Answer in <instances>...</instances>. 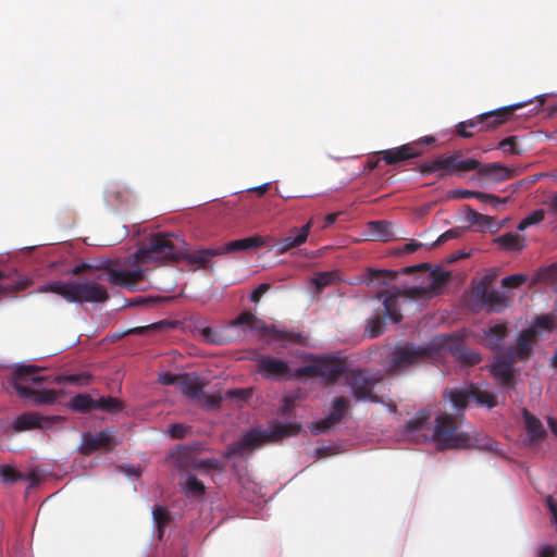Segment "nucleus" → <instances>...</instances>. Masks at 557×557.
<instances>
[{
  "label": "nucleus",
  "mask_w": 557,
  "mask_h": 557,
  "mask_svg": "<svg viewBox=\"0 0 557 557\" xmlns=\"http://www.w3.org/2000/svg\"><path fill=\"white\" fill-rule=\"evenodd\" d=\"M256 362L258 371L268 379L314 376L325 382H333L343 375L347 392L357 400L377 401L373 391L381 377L364 371L346 372V364L339 359L311 357L304 367L295 371L284 360L271 356H259Z\"/></svg>",
  "instance_id": "nucleus-1"
},
{
  "label": "nucleus",
  "mask_w": 557,
  "mask_h": 557,
  "mask_svg": "<svg viewBox=\"0 0 557 557\" xmlns=\"http://www.w3.org/2000/svg\"><path fill=\"white\" fill-rule=\"evenodd\" d=\"M413 270H420L414 278L416 282L406 285L401 290L399 287L392 285L391 288L380 289L381 285L389 286L396 278V272H370L367 275L368 284L377 289V298L382 301L385 318L393 322H398L401 318L399 300L400 297L412 299H428L434 296L447 281V273L428 269L426 263L414 267L404 268L401 271L408 273Z\"/></svg>",
  "instance_id": "nucleus-2"
},
{
  "label": "nucleus",
  "mask_w": 557,
  "mask_h": 557,
  "mask_svg": "<svg viewBox=\"0 0 557 557\" xmlns=\"http://www.w3.org/2000/svg\"><path fill=\"white\" fill-rule=\"evenodd\" d=\"M424 412H419L406 425V437L414 442H434L440 448H458L470 445L465 431L447 414H440L433 423Z\"/></svg>",
  "instance_id": "nucleus-3"
},
{
  "label": "nucleus",
  "mask_w": 557,
  "mask_h": 557,
  "mask_svg": "<svg viewBox=\"0 0 557 557\" xmlns=\"http://www.w3.org/2000/svg\"><path fill=\"white\" fill-rule=\"evenodd\" d=\"M555 327V318L550 314L536 318L532 327L523 331L517 338L516 345L506 352L498 351L491 370L495 379L503 385H510L512 381L511 363L527 360L531 354L534 337L544 336Z\"/></svg>",
  "instance_id": "nucleus-4"
},
{
  "label": "nucleus",
  "mask_w": 557,
  "mask_h": 557,
  "mask_svg": "<svg viewBox=\"0 0 557 557\" xmlns=\"http://www.w3.org/2000/svg\"><path fill=\"white\" fill-rule=\"evenodd\" d=\"M245 246H224L221 250L200 248V246H140L135 259L141 263L162 264L176 262L190 268L205 265L213 256L227 253Z\"/></svg>",
  "instance_id": "nucleus-5"
},
{
  "label": "nucleus",
  "mask_w": 557,
  "mask_h": 557,
  "mask_svg": "<svg viewBox=\"0 0 557 557\" xmlns=\"http://www.w3.org/2000/svg\"><path fill=\"white\" fill-rule=\"evenodd\" d=\"M46 290L72 302H103L108 298L106 287L94 281L53 282L47 285Z\"/></svg>",
  "instance_id": "nucleus-6"
},
{
  "label": "nucleus",
  "mask_w": 557,
  "mask_h": 557,
  "mask_svg": "<svg viewBox=\"0 0 557 557\" xmlns=\"http://www.w3.org/2000/svg\"><path fill=\"white\" fill-rule=\"evenodd\" d=\"M300 429L297 424H274L268 430H253L245 434L238 442L228 447V456L246 455L255 449L260 444L267 441H274L283 436L294 435Z\"/></svg>",
  "instance_id": "nucleus-7"
},
{
  "label": "nucleus",
  "mask_w": 557,
  "mask_h": 557,
  "mask_svg": "<svg viewBox=\"0 0 557 557\" xmlns=\"http://www.w3.org/2000/svg\"><path fill=\"white\" fill-rule=\"evenodd\" d=\"M522 107V103H517L480 114L475 119L458 123L456 126V132L460 137L470 138L476 132L494 129L507 122L513 112Z\"/></svg>",
  "instance_id": "nucleus-8"
},
{
  "label": "nucleus",
  "mask_w": 557,
  "mask_h": 557,
  "mask_svg": "<svg viewBox=\"0 0 557 557\" xmlns=\"http://www.w3.org/2000/svg\"><path fill=\"white\" fill-rule=\"evenodd\" d=\"M44 380L34 366H20L14 371V389L23 397L34 400L35 403H52L55 395L52 391H37L32 385L40 384Z\"/></svg>",
  "instance_id": "nucleus-9"
},
{
  "label": "nucleus",
  "mask_w": 557,
  "mask_h": 557,
  "mask_svg": "<svg viewBox=\"0 0 557 557\" xmlns=\"http://www.w3.org/2000/svg\"><path fill=\"white\" fill-rule=\"evenodd\" d=\"M448 395L457 410L463 409L471 401L488 408L496 405L495 396L490 391L473 385L451 389Z\"/></svg>",
  "instance_id": "nucleus-10"
},
{
  "label": "nucleus",
  "mask_w": 557,
  "mask_h": 557,
  "mask_svg": "<svg viewBox=\"0 0 557 557\" xmlns=\"http://www.w3.org/2000/svg\"><path fill=\"white\" fill-rule=\"evenodd\" d=\"M435 143L433 136H425L417 141L401 145L396 148L382 150L384 162L388 165L397 164L413 158H418L424 153L423 145Z\"/></svg>",
  "instance_id": "nucleus-11"
},
{
  "label": "nucleus",
  "mask_w": 557,
  "mask_h": 557,
  "mask_svg": "<svg viewBox=\"0 0 557 557\" xmlns=\"http://www.w3.org/2000/svg\"><path fill=\"white\" fill-rule=\"evenodd\" d=\"M434 164L442 171L441 176L456 174L462 176L465 173L474 171L479 165L475 159H463L459 150L450 154H441L434 159Z\"/></svg>",
  "instance_id": "nucleus-12"
},
{
  "label": "nucleus",
  "mask_w": 557,
  "mask_h": 557,
  "mask_svg": "<svg viewBox=\"0 0 557 557\" xmlns=\"http://www.w3.org/2000/svg\"><path fill=\"white\" fill-rule=\"evenodd\" d=\"M426 356H432L429 348H417L408 345L399 346L393 352L387 370L391 373L400 372Z\"/></svg>",
  "instance_id": "nucleus-13"
},
{
  "label": "nucleus",
  "mask_w": 557,
  "mask_h": 557,
  "mask_svg": "<svg viewBox=\"0 0 557 557\" xmlns=\"http://www.w3.org/2000/svg\"><path fill=\"white\" fill-rule=\"evenodd\" d=\"M132 240H136V244H186V239L180 233L148 231L139 224L133 226Z\"/></svg>",
  "instance_id": "nucleus-14"
},
{
  "label": "nucleus",
  "mask_w": 557,
  "mask_h": 557,
  "mask_svg": "<svg viewBox=\"0 0 557 557\" xmlns=\"http://www.w3.org/2000/svg\"><path fill=\"white\" fill-rule=\"evenodd\" d=\"M144 278L143 269L131 262L113 267L109 272V280L115 285L129 289H136L138 283Z\"/></svg>",
  "instance_id": "nucleus-15"
},
{
  "label": "nucleus",
  "mask_w": 557,
  "mask_h": 557,
  "mask_svg": "<svg viewBox=\"0 0 557 557\" xmlns=\"http://www.w3.org/2000/svg\"><path fill=\"white\" fill-rule=\"evenodd\" d=\"M232 325L249 329L256 335L267 337L268 342L284 339L287 337L285 332L268 326L263 321L248 312L240 314Z\"/></svg>",
  "instance_id": "nucleus-16"
},
{
  "label": "nucleus",
  "mask_w": 557,
  "mask_h": 557,
  "mask_svg": "<svg viewBox=\"0 0 557 557\" xmlns=\"http://www.w3.org/2000/svg\"><path fill=\"white\" fill-rule=\"evenodd\" d=\"M71 407L78 411H88L91 409H101L107 412H117L122 409V405L115 398L94 399L89 395H77L72 398Z\"/></svg>",
  "instance_id": "nucleus-17"
},
{
  "label": "nucleus",
  "mask_w": 557,
  "mask_h": 557,
  "mask_svg": "<svg viewBox=\"0 0 557 557\" xmlns=\"http://www.w3.org/2000/svg\"><path fill=\"white\" fill-rule=\"evenodd\" d=\"M491 282L492 277L486 276L475 286L473 297L481 308H486L488 311H499L505 307L504 299L497 292L488 290Z\"/></svg>",
  "instance_id": "nucleus-18"
},
{
  "label": "nucleus",
  "mask_w": 557,
  "mask_h": 557,
  "mask_svg": "<svg viewBox=\"0 0 557 557\" xmlns=\"http://www.w3.org/2000/svg\"><path fill=\"white\" fill-rule=\"evenodd\" d=\"M433 346L443 350L445 354L449 352L456 359L469 364H476L481 360V357L476 352L461 349L457 342L447 336L434 338Z\"/></svg>",
  "instance_id": "nucleus-19"
},
{
  "label": "nucleus",
  "mask_w": 557,
  "mask_h": 557,
  "mask_svg": "<svg viewBox=\"0 0 557 557\" xmlns=\"http://www.w3.org/2000/svg\"><path fill=\"white\" fill-rule=\"evenodd\" d=\"M367 240L372 242H397L404 239L393 232V224L387 221L369 222L366 230Z\"/></svg>",
  "instance_id": "nucleus-20"
},
{
  "label": "nucleus",
  "mask_w": 557,
  "mask_h": 557,
  "mask_svg": "<svg viewBox=\"0 0 557 557\" xmlns=\"http://www.w3.org/2000/svg\"><path fill=\"white\" fill-rule=\"evenodd\" d=\"M347 407L348 400L346 397L341 396L335 398L332 403V408L329 416L323 421L317 423L312 431L317 433L326 431L343 418Z\"/></svg>",
  "instance_id": "nucleus-21"
},
{
  "label": "nucleus",
  "mask_w": 557,
  "mask_h": 557,
  "mask_svg": "<svg viewBox=\"0 0 557 557\" xmlns=\"http://www.w3.org/2000/svg\"><path fill=\"white\" fill-rule=\"evenodd\" d=\"M481 176L491 177L495 182H504L516 175L513 169L507 168L500 163H481L474 169Z\"/></svg>",
  "instance_id": "nucleus-22"
},
{
  "label": "nucleus",
  "mask_w": 557,
  "mask_h": 557,
  "mask_svg": "<svg viewBox=\"0 0 557 557\" xmlns=\"http://www.w3.org/2000/svg\"><path fill=\"white\" fill-rule=\"evenodd\" d=\"M113 441V431L107 430L97 434H86L83 436L81 450L84 454H90L100 448H108Z\"/></svg>",
  "instance_id": "nucleus-23"
},
{
  "label": "nucleus",
  "mask_w": 557,
  "mask_h": 557,
  "mask_svg": "<svg viewBox=\"0 0 557 557\" xmlns=\"http://www.w3.org/2000/svg\"><path fill=\"white\" fill-rule=\"evenodd\" d=\"M507 335L504 324H495L483 331L482 343L492 350H499Z\"/></svg>",
  "instance_id": "nucleus-24"
},
{
  "label": "nucleus",
  "mask_w": 557,
  "mask_h": 557,
  "mask_svg": "<svg viewBox=\"0 0 557 557\" xmlns=\"http://www.w3.org/2000/svg\"><path fill=\"white\" fill-rule=\"evenodd\" d=\"M159 381L164 385L180 384L182 385L183 392L190 396H197L199 392L197 386H186L187 383L191 382V379L187 375H176L164 372L160 374Z\"/></svg>",
  "instance_id": "nucleus-25"
},
{
  "label": "nucleus",
  "mask_w": 557,
  "mask_h": 557,
  "mask_svg": "<svg viewBox=\"0 0 557 557\" xmlns=\"http://www.w3.org/2000/svg\"><path fill=\"white\" fill-rule=\"evenodd\" d=\"M315 218H311L309 222L301 227H294L281 244H304L307 240L309 228L315 225Z\"/></svg>",
  "instance_id": "nucleus-26"
},
{
  "label": "nucleus",
  "mask_w": 557,
  "mask_h": 557,
  "mask_svg": "<svg viewBox=\"0 0 557 557\" xmlns=\"http://www.w3.org/2000/svg\"><path fill=\"white\" fill-rule=\"evenodd\" d=\"M14 424L17 430L23 431L32 428H45L47 420L37 413L29 412L20 416Z\"/></svg>",
  "instance_id": "nucleus-27"
},
{
  "label": "nucleus",
  "mask_w": 557,
  "mask_h": 557,
  "mask_svg": "<svg viewBox=\"0 0 557 557\" xmlns=\"http://www.w3.org/2000/svg\"><path fill=\"white\" fill-rule=\"evenodd\" d=\"M523 418H524V423L527 426L528 436H529L530 441L531 442L539 441L544 434V430H543L540 421L527 411H524Z\"/></svg>",
  "instance_id": "nucleus-28"
},
{
  "label": "nucleus",
  "mask_w": 557,
  "mask_h": 557,
  "mask_svg": "<svg viewBox=\"0 0 557 557\" xmlns=\"http://www.w3.org/2000/svg\"><path fill=\"white\" fill-rule=\"evenodd\" d=\"M182 487L184 492L189 496H199L203 493V484L195 476L188 474L185 480L182 481Z\"/></svg>",
  "instance_id": "nucleus-29"
},
{
  "label": "nucleus",
  "mask_w": 557,
  "mask_h": 557,
  "mask_svg": "<svg viewBox=\"0 0 557 557\" xmlns=\"http://www.w3.org/2000/svg\"><path fill=\"white\" fill-rule=\"evenodd\" d=\"M336 272H323L319 273L317 276L312 277L311 284L314 287L315 292H321L325 286H329L336 282L337 280Z\"/></svg>",
  "instance_id": "nucleus-30"
},
{
  "label": "nucleus",
  "mask_w": 557,
  "mask_h": 557,
  "mask_svg": "<svg viewBox=\"0 0 557 557\" xmlns=\"http://www.w3.org/2000/svg\"><path fill=\"white\" fill-rule=\"evenodd\" d=\"M201 336L206 342L222 345L231 341V337L224 335L220 330L205 327L201 331Z\"/></svg>",
  "instance_id": "nucleus-31"
},
{
  "label": "nucleus",
  "mask_w": 557,
  "mask_h": 557,
  "mask_svg": "<svg viewBox=\"0 0 557 557\" xmlns=\"http://www.w3.org/2000/svg\"><path fill=\"white\" fill-rule=\"evenodd\" d=\"M539 281H548L557 289V265H552L537 271L532 280V284Z\"/></svg>",
  "instance_id": "nucleus-32"
},
{
  "label": "nucleus",
  "mask_w": 557,
  "mask_h": 557,
  "mask_svg": "<svg viewBox=\"0 0 557 557\" xmlns=\"http://www.w3.org/2000/svg\"><path fill=\"white\" fill-rule=\"evenodd\" d=\"M544 218L545 211L543 209L534 210L520 221L518 225V231H524L527 227L542 222Z\"/></svg>",
  "instance_id": "nucleus-33"
},
{
  "label": "nucleus",
  "mask_w": 557,
  "mask_h": 557,
  "mask_svg": "<svg viewBox=\"0 0 557 557\" xmlns=\"http://www.w3.org/2000/svg\"><path fill=\"white\" fill-rule=\"evenodd\" d=\"M473 198H476L478 200H480L482 202L488 203L495 209H498L500 206H504L509 199V197L502 199L495 195L485 194V193H481V191H475Z\"/></svg>",
  "instance_id": "nucleus-34"
},
{
  "label": "nucleus",
  "mask_w": 557,
  "mask_h": 557,
  "mask_svg": "<svg viewBox=\"0 0 557 557\" xmlns=\"http://www.w3.org/2000/svg\"><path fill=\"white\" fill-rule=\"evenodd\" d=\"M107 194L109 197L115 199L119 202H128L132 198V193L124 187L113 185L108 190Z\"/></svg>",
  "instance_id": "nucleus-35"
},
{
  "label": "nucleus",
  "mask_w": 557,
  "mask_h": 557,
  "mask_svg": "<svg viewBox=\"0 0 557 557\" xmlns=\"http://www.w3.org/2000/svg\"><path fill=\"white\" fill-rule=\"evenodd\" d=\"M153 521L158 528L159 531V537L163 534V528L168 523V511L164 507L158 506L152 511Z\"/></svg>",
  "instance_id": "nucleus-36"
},
{
  "label": "nucleus",
  "mask_w": 557,
  "mask_h": 557,
  "mask_svg": "<svg viewBox=\"0 0 557 557\" xmlns=\"http://www.w3.org/2000/svg\"><path fill=\"white\" fill-rule=\"evenodd\" d=\"M468 218L471 224H476L481 227H488L492 224L491 218L483 215L479 212H475L473 210H470Z\"/></svg>",
  "instance_id": "nucleus-37"
},
{
  "label": "nucleus",
  "mask_w": 557,
  "mask_h": 557,
  "mask_svg": "<svg viewBox=\"0 0 557 557\" xmlns=\"http://www.w3.org/2000/svg\"><path fill=\"white\" fill-rule=\"evenodd\" d=\"M498 148L502 149L504 152H508L511 154L520 153V150L517 149V146H516V137L515 136H509V137L504 138L503 140H500V143L498 144Z\"/></svg>",
  "instance_id": "nucleus-38"
},
{
  "label": "nucleus",
  "mask_w": 557,
  "mask_h": 557,
  "mask_svg": "<svg viewBox=\"0 0 557 557\" xmlns=\"http://www.w3.org/2000/svg\"><path fill=\"white\" fill-rule=\"evenodd\" d=\"M383 322L381 318H374L372 319L367 329L366 332L369 334L370 337H376L382 333Z\"/></svg>",
  "instance_id": "nucleus-39"
},
{
  "label": "nucleus",
  "mask_w": 557,
  "mask_h": 557,
  "mask_svg": "<svg viewBox=\"0 0 557 557\" xmlns=\"http://www.w3.org/2000/svg\"><path fill=\"white\" fill-rule=\"evenodd\" d=\"M528 277L523 274H513L503 278V286L505 287H517L522 283H525Z\"/></svg>",
  "instance_id": "nucleus-40"
},
{
  "label": "nucleus",
  "mask_w": 557,
  "mask_h": 557,
  "mask_svg": "<svg viewBox=\"0 0 557 557\" xmlns=\"http://www.w3.org/2000/svg\"><path fill=\"white\" fill-rule=\"evenodd\" d=\"M55 381L58 383H62L63 381H69L72 384L85 385L89 382V375L78 374V375L61 376V377H57Z\"/></svg>",
  "instance_id": "nucleus-41"
},
{
  "label": "nucleus",
  "mask_w": 557,
  "mask_h": 557,
  "mask_svg": "<svg viewBox=\"0 0 557 557\" xmlns=\"http://www.w3.org/2000/svg\"><path fill=\"white\" fill-rule=\"evenodd\" d=\"M0 476L5 483H13L21 478V475H18L17 472L10 467L0 468Z\"/></svg>",
  "instance_id": "nucleus-42"
},
{
  "label": "nucleus",
  "mask_w": 557,
  "mask_h": 557,
  "mask_svg": "<svg viewBox=\"0 0 557 557\" xmlns=\"http://www.w3.org/2000/svg\"><path fill=\"white\" fill-rule=\"evenodd\" d=\"M168 432L171 436L180 438L187 434L188 428L182 423H175L169 426Z\"/></svg>",
  "instance_id": "nucleus-43"
},
{
  "label": "nucleus",
  "mask_w": 557,
  "mask_h": 557,
  "mask_svg": "<svg viewBox=\"0 0 557 557\" xmlns=\"http://www.w3.org/2000/svg\"><path fill=\"white\" fill-rule=\"evenodd\" d=\"M225 244H265L264 238L260 235H253L246 238L228 240Z\"/></svg>",
  "instance_id": "nucleus-44"
},
{
  "label": "nucleus",
  "mask_w": 557,
  "mask_h": 557,
  "mask_svg": "<svg viewBox=\"0 0 557 557\" xmlns=\"http://www.w3.org/2000/svg\"><path fill=\"white\" fill-rule=\"evenodd\" d=\"M337 215H338V213H330V214H326L325 216L314 215L313 218L317 219L315 225H320L322 223L321 227H327L336 221Z\"/></svg>",
  "instance_id": "nucleus-45"
},
{
  "label": "nucleus",
  "mask_w": 557,
  "mask_h": 557,
  "mask_svg": "<svg viewBox=\"0 0 557 557\" xmlns=\"http://www.w3.org/2000/svg\"><path fill=\"white\" fill-rule=\"evenodd\" d=\"M493 244H519V236L512 233H506L493 239Z\"/></svg>",
  "instance_id": "nucleus-46"
},
{
  "label": "nucleus",
  "mask_w": 557,
  "mask_h": 557,
  "mask_svg": "<svg viewBox=\"0 0 557 557\" xmlns=\"http://www.w3.org/2000/svg\"><path fill=\"white\" fill-rule=\"evenodd\" d=\"M556 548L550 545H543L537 553V557H556Z\"/></svg>",
  "instance_id": "nucleus-47"
},
{
  "label": "nucleus",
  "mask_w": 557,
  "mask_h": 557,
  "mask_svg": "<svg viewBox=\"0 0 557 557\" xmlns=\"http://www.w3.org/2000/svg\"><path fill=\"white\" fill-rule=\"evenodd\" d=\"M440 171V168H437L435 164H434V159L431 160V161H428V162H424L420 165V172L422 174H430V173H433V172H438Z\"/></svg>",
  "instance_id": "nucleus-48"
},
{
  "label": "nucleus",
  "mask_w": 557,
  "mask_h": 557,
  "mask_svg": "<svg viewBox=\"0 0 557 557\" xmlns=\"http://www.w3.org/2000/svg\"><path fill=\"white\" fill-rule=\"evenodd\" d=\"M268 288H269V285L261 284L258 288H256L251 293V295H250L251 301L258 302L260 300L261 296L268 290Z\"/></svg>",
  "instance_id": "nucleus-49"
},
{
  "label": "nucleus",
  "mask_w": 557,
  "mask_h": 557,
  "mask_svg": "<svg viewBox=\"0 0 557 557\" xmlns=\"http://www.w3.org/2000/svg\"><path fill=\"white\" fill-rule=\"evenodd\" d=\"M226 395L230 398L238 397L240 400H244L248 396H250V391H248V389H235V391L227 392Z\"/></svg>",
  "instance_id": "nucleus-50"
},
{
  "label": "nucleus",
  "mask_w": 557,
  "mask_h": 557,
  "mask_svg": "<svg viewBox=\"0 0 557 557\" xmlns=\"http://www.w3.org/2000/svg\"><path fill=\"white\" fill-rule=\"evenodd\" d=\"M471 255V251H467L465 249H461V250H458L457 252H454L451 253L449 257H448V262H454V261H457L459 259H462V258H467Z\"/></svg>",
  "instance_id": "nucleus-51"
},
{
  "label": "nucleus",
  "mask_w": 557,
  "mask_h": 557,
  "mask_svg": "<svg viewBox=\"0 0 557 557\" xmlns=\"http://www.w3.org/2000/svg\"><path fill=\"white\" fill-rule=\"evenodd\" d=\"M455 236H456V231L449 230V231L443 233L433 244H441L442 242H446V240L455 238Z\"/></svg>",
  "instance_id": "nucleus-52"
},
{
  "label": "nucleus",
  "mask_w": 557,
  "mask_h": 557,
  "mask_svg": "<svg viewBox=\"0 0 557 557\" xmlns=\"http://www.w3.org/2000/svg\"><path fill=\"white\" fill-rule=\"evenodd\" d=\"M547 206L553 213L557 214V193L553 194Z\"/></svg>",
  "instance_id": "nucleus-53"
},
{
  "label": "nucleus",
  "mask_w": 557,
  "mask_h": 557,
  "mask_svg": "<svg viewBox=\"0 0 557 557\" xmlns=\"http://www.w3.org/2000/svg\"><path fill=\"white\" fill-rule=\"evenodd\" d=\"M221 400V397L219 396H211L208 398V400L206 401L205 406L208 407V408H215L219 403Z\"/></svg>",
  "instance_id": "nucleus-54"
},
{
  "label": "nucleus",
  "mask_w": 557,
  "mask_h": 557,
  "mask_svg": "<svg viewBox=\"0 0 557 557\" xmlns=\"http://www.w3.org/2000/svg\"><path fill=\"white\" fill-rule=\"evenodd\" d=\"M219 462L216 460H206L199 463L197 467H209V468H215L218 467Z\"/></svg>",
  "instance_id": "nucleus-55"
},
{
  "label": "nucleus",
  "mask_w": 557,
  "mask_h": 557,
  "mask_svg": "<svg viewBox=\"0 0 557 557\" xmlns=\"http://www.w3.org/2000/svg\"><path fill=\"white\" fill-rule=\"evenodd\" d=\"M474 194H475V191H472V190H466V189H465V190H461V191L459 193V198H463V199H466V198H471V197H474Z\"/></svg>",
  "instance_id": "nucleus-56"
},
{
  "label": "nucleus",
  "mask_w": 557,
  "mask_h": 557,
  "mask_svg": "<svg viewBox=\"0 0 557 557\" xmlns=\"http://www.w3.org/2000/svg\"><path fill=\"white\" fill-rule=\"evenodd\" d=\"M270 184L265 183L259 187L253 188L252 190H256L259 195L264 194L269 189Z\"/></svg>",
  "instance_id": "nucleus-57"
},
{
  "label": "nucleus",
  "mask_w": 557,
  "mask_h": 557,
  "mask_svg": "<svg viewBox=\"0 0 557 557\" xmlns=\"http://www.w3.org/2000/svg\"><path fill=\"white\" fill-rule=\"evenodd\" d=\"M548 425L550 428V431L557 436V422L554 419L549 418Z\"/></svg>",
  "instance_id": "nucleus-58"
},
{
  "label": "nucleus",
  "mask_w": 557,
  "mask_h": 557,
  "mask_svg": "<svg viewBox=\"0 0 557 557\" xmlns=\"http://www.w3.org/2000/svg\"><path fill=\"white\" fill-rule=\"evenodd\" d=\"M124 471L128 476H131V475L138 476L139 475V472L133 468H125Z\"/></svg>",
  "instance_id": "nucleus-59"
},
{
  "label": "nucleus",
  "mask_w": 557,
  "mask_h": 557,
  "mask_svg": "<svg viewBox=\"0 0 557 557\" xmlns=\"http://www.w3.org/2000/svg\"><path fill=\"white\" fill-rule=\"evenodd\" d=\"M379 154H380L381 157L376 160V162H374V163H373V162H369V168H370V170H373V169L377 165V163H379L381 160H383V161H384V159H383V154H382V151H380V152H379Z\"/></svg>",
  "instance_id": "nucleus-60"
},
{
  "label": "nucleus",
  "mask_w": 557,
  "mask_h": 557,
  "mask_svg": "<svg viewBox=\"0 0 557 557\" xmlns=\"http://www.w3.org/2000/svg\"><path fill=\"white\" fill-rule=\"evenodd\" d=\"M290 399L289 398H286L285 399V407H284V410H288L289 409V406H290Z\"/></svg>",
  "instance_id": "nucleus-61"
},
{
  "label": "nucleus",
  "mask_w": 557,
  "mask_h": 557,
  "mask_svg": "<svg viewBox=\"0 0 557 557\" xmlns=\"http://www.w3.org/2000/svg\"><path fill=\"white\" fill-rule=\"evenodd\" d=\"M387 407L389 409L391 412H394L395 411V406L392 405V404H387Z\"/></svg>",
  "instance_id": "nucleus-62"
},
{
  "label": "nucleus",
  "mask_w": 557,
  "mask_h": 557,
  "mask_svg": "<svg viewBox=\"0 0 557 557\" xmlns=\"http://www.w3.org/2000/svg\"><path fill=\"white\" fill-rule=\"evenodd\" d=\"M30 480H32V482H30V485H32V486H33V485H35V484L37 483V479H36V476H35V475H33Z\"/></svg>",
  "instance_id": "nucleus-63"
},
{
  "label": "nucleus",
  "mask_w": 557,
  "mask_h": 557,
  "mask_svg": "<svg viewBox=\"0 0 557 557\" xmlns=\"http://www.w3.org/2000/svg\"><path fill=\"white\" fill-rule=\"evenodd\" d=\"M416 247H417V246H407V248H408V251H409V252L414 251V248H416Z\"/></svg>",
  "instance_id": "nucleus-64"
}]
</instances>
